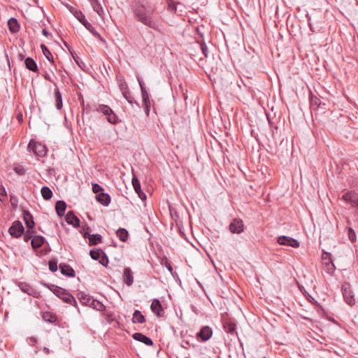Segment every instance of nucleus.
Here are the masks:
<instances>
[{
  "mask_svg": "<svg viewBox=\"0 0 358 358\" xmlns=\"http://www.w3.org/2000/svg\"><path fill=\"white\" fill-rule=\"evenodd\" d=\"M198 43L203 55L205 56V57H208V50L206 44L204 42H198Z\"/></svg>",
  "mask_w": 358,
  "mask_h": 358,
  "instance_id": "obj_48",
  "label": "nucleus"
},
{
  "mask_svg": "<svg viewBox=\"0 0 358 358\" xmlns=\"http://www.w3.org/2000/svg\"><path fill=\"white\" fill-rule=\"evenodd\" d=\"M20 289L24 292L28 294L29 295L31 294V292L33 291V288L27 282H20L18 285Z\"/></svg>",
  "mask_w": 358,
  "mask_h": 358,
  "instance_id": "obj_40",
  "label": "nucleus"
},
{
  "mask_svg": "<svg viewBox=\"0 0 358 358\" xmlns=\"http://www.w3.org/2000/svg\"><path fill=\"white\" fill-rule=\"evenodd\" d=\"M45 242V238L42 236L36 235L32 238V239L31 241V245L33 250L36 252V255L37 256L40 257L43 255L47 254V252H48L47 251L45 252L44 253H42L41 252H38L37 250L39 248H41L44 244Z\"/></svg>",
  "mask_w": 358,
  "mask_h": 358,
  "instance_id": "obj_11",
  "label": "nucleus"
},
{
  "mask_svg": "<svg viewBox=\"0 0 358 358\" xmlns=\"http://www.w3.org/2000/svg\"><path fill=\"white\" fill-rule=\"evenodd\" d=\"M89 306L92 307L97 310H103L105 308L104 305L101 302L94 299H92V301L90 302Z\"/></svg>",
  "mask_w": 358,
  "mask_h": 358,
  "instance_id": "obj_41",
  "label": "nucleus"
},
{
  "mask_svg": "<svg viewBox=\"0 0 358 358\" xmlns=\"http://www.w3.org/2000/svg\"><path fill=\"white\" fill-rule=\"evenodd\" d=\"M41 48L42 50V52L44 55V56L46 57V59L52 64H54V58H53V56L51 53V52L50 51V50L48 49V48L44 44H42L41 45Z\"/></svg>",
  "mask_w": 358,
  "mask_h": 358,
  "instance_id": "obj_34",
  "label": "nucleus"
},
{
  "mask_svg": "<svg viewBox=\"0 0 358 358\" xmlns=\"http://www.w3.org/2000/svg\"><path fill=\"white\" fill-rule=\"evenodd\" d=\"M41 193L43 199L46 201L50 200L53 196L52 191L47 186H43L41 188Z\"/></svg>",
  "mask_w": 358,
  "mask_h": 358,
  "instance_id": "obj_32",
  "label": "nucleus"
},
{
  "mask_svg": "<svg viewBox=\"0 0 358 358\" xmlns=\"http://www.w3.org/2000/svg\"><path fill=\"white\" fill-rule=\"evenodd\" d=\"M131 184L136 193L142 192L140 181L134 174H133Z\"/></svg>",
  "mask_w": 358,
  "mask_h": 358,
  "instance_id": "obj_39",
  "label": "nucleus"
},
{
  "mask_svg": "<svg viewBox=\"0 0 358 358\" xmlns=\"http://www.w3.org/2000/svg\"><path fill=\"white\" fill-rule=\"evenodd\" d=\"M27 149L29 152L33 153L38 157H43L46 155L48 149L46 146L39 142H37L31 139L27 146Z\"/></svg>",
  "mask_w": 358,
  "mask_h": 358,
  "instance_id": "obj_5",
  "label": "nucleus"
},
{
  "mask_svg": "<svg viewBox=\"0 0 358 358\" xmlns=\"http://www.w3.org/2000/svg\"><path fill=\"white\" fill-rule=\"evenodd\" d=\"M325 103L322 102L317 96L311 94L310 97V106L312 110H317L319 108L325 109Z\"/></svg>",
  "mask_w": 358,
  "mask_h": 358,
  "instance_id": "obj_17",
  "label": "nucleus"
},
{
  "mask_svg": "<svg viewBox=\"0 0 358 358\" xmlns=\"http://www.w3.org/2000/svg\"><path fill=\"white\" fill-rule=\"evenodd\" d=\"M25 67L30 71L38 73V68L36 62L31 57H27L24 59Z\"/></svg>",
  "mask_w": 358,
  "mask_h": 358,
  "instance_id": "obj_21",
  "label": "nucleus"
},
{
  "mask_svg": "<svg viewBox=\"0 0 358 358\" xmlns=\"http://www.w3.org/2000/svg\"><path fill=\"white\" fill-rule=\"evenodd\" d=\"M123 281L127 286L132 285L134 282L133 273L129 267H127L124 269Z\"/></svg>",
  "mask_w": 358,
  "mask_h": 358,
  "instance_id": "obj_20",
  "label": "nucleus"
},
{
  "mask_svg": "<svg viewBox=\"0 0 358 358\" xmlns=\"http://www.w3.org/2000/svg\"><path fill=\"white\" fill-rule=\"evenodd\" d=\"M132 322L133 323L143 324L145 322V318L140 310H136L133 314Z\"/></svg>",
  "mask_w": 358,
  "mask_h": 358,
  "instance_id": "obj_29",
  "label": "nucleus"
},
{
  "mask_svg": "<svg viewBox=\"0 0 358 358\" xmlns=\"http://www.w3.org/2000/svg\"><path fill=\"white\" fill-rule=\"evenodd\" d=\"M132 338L134 340L141 342L148 346L153 345V341H152V339L148 337L147 336L143 334L142 333H138V332L134 333L132 335Z\"/></svg>",
  "mask_w": 358,
  "mask_h": 358,
  "instance_id": "obj_16",
  "label": "nucleus"
},
{
  "mask_svg": "<svg viewBox=\"0 0 358 358\" xmlns=\"http://www.w3.org/2000/svg\"><path fill=\"white\" fill-rule=\"evenodd\" d=\"M69 10L74 17L89 31L92 35L99 39H101V35L96 31L92 25L85 19V15L76 8L68 6Z\"/></svg>",
  "mask_w": 358,
  "mask_h": 358,
  "instance_id": "obj_3",
  "label": "nucleus"
},
{
  "mask_svg": "<svg viewBox=\"0 0 358 358\" xmlns=\"http://www.w3.org/2000/svg\"><path fill=\"white\" fill-rule=\"evenodd\" d=\"M348 237L352 242H354L356 239L355 232L352 228L348 229Z\"/></svg>",
  "mask_w": 358,
  "mask_h": 358,
  "instance_id": "obj_51",
  "label": "nucleus"
},
{
  "mask_svg": "<svg viewBox=\"0 0 358 358\" xmlns=\"http://www.w3.org/2000/svg\"><path fill=\"white\" fill-rule=\"evenodd\" d=\"M88 110L92 111H97L103 113L107 117V120L112 124H117L120 122L117 115L113 111V110L107 105L104 104H94L92 106L87 105L84 108V110L87 111Z\"/></svg>",
  "mask_w": 358,
  "mask_h": 358,
  "instance_id": "obj_2",
  "label": "nucleus"
},
{
  "mask_svg": "<svg viewBox=\"0 0 358 358\" xmlns=\"http://www.w3.org/2000/svg\"><path fill=\"white\" fill-rule=\"evenodd\" d=\"M308 24H309V27H310V30H311L312 31L315 32V31L314 30V29H313V26H312V24H311V22H310V21L308 22Z\"/></svg>",
  "mask_w": 358,
  "mask_h": 358,
  "instance_id": "obj_61",
  "label": "nucleus"
},
{
  "mask_svg": "<svg viewBox=\"0 0 358 358\" xmlns=\"http://www.w3.org/2000/svg\"><path fill=\"white\" fill-rule=\"evenodd\" d=\"M7 194L5 188L1 186L0 188V199H1L2 197H6Z\"/></svg>",
  "mask_w": 358,
  "mask_h": 358,
  "instance_id": "obj_54",
  "label": "nucleus"
},
{
  "mask_svg": "<svg viewBox=\"0 0 358 358\" xmlns=\"http://www.w3.org/2000/svg\"><path fill=\"white\" fill-rule=\"evenodd\" d=\"M89 239V245H96L102 242V236L99 234H92Z\"/></svg>",
  "mask_w": 358,
  "mask_h": 358,
  "instance_id": "obj_33",
  "label": "nucleus"
},
{
  "mask_svg": "<svg viewBox=\"0 0 358 358\" xmlns=\"http://www.w3.org/2000/svg\"><path fill=\"white\" fill-rule=\"evenodd\" d=\"M28 343L30 345L35 346L37 343V339L34 337H30L28 339Z\"/></svg>",
  "mask_w": 358,
  "mask_h": 358,
  "instance_id": "obj_53",
  "label": "nucleus"
},
{
  "mask_svg": "<svg viewBox=\"0 0 358 358\" xmlns=\"http://www.w3.org/2000/svg\"><path fill=\"white\" fill-rule=\"evenodd\" d=\"M96 200L104 206H108L111 201L110 196L108 194L101 192L96 195Z\"/></svg>",
  "mask_w": 358,
  "mask_h": 358,
  "instance_id": "obj_22",
  "label": "nucleus"
},
{
  "mask_svg": "<svg viewBox=\"0 0 358 358\" xmlns=\"http://www.w3.org/2000/svg\"><path fill=\"white\" fill-rule=\"evenodd\" d=\"M7 24H8V29L11 33L15 34L19 31L20 24L15 17H10L8 20Z\"/></svg>",
  "mask_w": 358,
  "mask_h": 358,
  "instance_id": "obj_23",
  "label": "nucleus"
},
{
  "mask_svg": "<svg viewBox=\"0 0 358 358\" xmlns=\"http://www.w3.org/2000/svg\"><path fill=\"white\" fill-rule=\"evenodd\" d=\"M48 267L50 271L55 272L57 271V260L56 259H51L48 262Z\"/></svg>",
  "mask_w": 358,
  "mask_h": 358,
  "instance_id": "obj_44",
  "label": "nucleus"
},
{
  "mask_svg": "<svg viewBox=\"0 0 358 358\" xmlns=\"http://www.w3.org/2000/svg\"><path fill=\"white\" fill-rule=\"evenodd\" d=\"M36 231L34 229H27V231L24 234L23 239L24 241L28 242L29 240L31 241L32 238L34 236V234H35Z\"/></svg>",
  "mask_w": 358,
  "mask_h": 358,
  "instance_id": "obj_43",
  "label": "nucleus"
},
{
  "mask_svg": "<svg viewBox=\"0 0 358 358\" xmlns=\"http://www.w3.org/2000/svg\"><path fill=\"white\" fill-rule=\"evenodd\" d=\"M62 300L66 303L71 304V305L73 306L74 307L78 308V303H77L76 299L69 292H67L64 294V296H63L62 298Z\"/></svg>",
  "mask_w": 358,
  "mask_h": 358,
  "instance_id": "obj_30",
  "label": "nucleus"
},
{
  "mask_svg": "<svg viewBox=\"0 0 358 358\" xmlns=\"http://www.w3.org/2000/svg\"><path fill=\"white\" fill-rule=\"evenodd\" d=\"M23 220L24 223L29 229H34L35 227V222L34 217L29 210H24L23 212Z\"/></svg>",
  "mask_w": 358,
  "mask_h": 358,
  "instance_id": "obj_18",
  "label": "nucleus"
},
{
  "mask_svg": "<svg viewBox=\"0 0 358 358\" xmlns=\"http://www.w3.org/2000/svg\"><path fill=\"white\" fill-rule=\"evenodd\" d=\"M138 197L142 200V201H145L146 200V194L142 191L141 192H138L137 193Z\"/></svg>",
  "mask_w": 358,
  "mask_h": 358,
  "instance_id": "obj_56",
  "label": "nucleus"
},
{
  "mask_svg": "<svg viewBox=\"0 0 358 358\" xmlns=\"http://www.w3.org/2000/svg\"><path fill=\"white\" fill-rule=\"evenodd\" d=\"M18 57H19V59H20V60H23V59L24 60V59H25V58H24V55L23 54H21V53H20V54H19V56H18Z\"/></svg>",
  "mask_w": 358,
  "mask_h": 358,
  "instance_id": "obj_60",
  "label": "nucleus"
},
{
  "mask_svg": "<svg viewBox=\"0 0 358 358\" xmlns=\"http://www.w3.org/2000/svg\"><path fill=\"white\" fill-rule=\"evenodd\" d=\"M43 319L44 321L50 324H54L57 321V316L50 312H45L43 314Z\"/></svg>",
  "mask_w": 358,
  "mask_h": 358,
  "instance_id": "obj_35",
  "label": "nucleus"
},
{
  "mask_svg": "<svg viewBox=\"0 0 358 358\" xmlns=\"http://www.w3.org/2000/svg\"><path fill=\"white\" fill-rule=\"evenodd\" d=\"M43 351L46 354V355H48L50 353V350L49 348H46V347H44L43 348Z\"/></svg>",
  "mask_w": 358,
  "mask_h": 358,
  "instance_id": "obj_59",
  "label": "nucleus"
},
{
  "mask_svg": "<svg viewBox=\"0 0 358 358\" xmlns=\"http://www.w3.org/2000/svg\"><path fill=\"white\" fill-rule=\"evenodd\" d=\"M59 268H60V271H61L62 274L64 275L73 278L76 275L75 271L73 269V268L70 265H69L67 264H64V263L60 264Z\"/></svg>",
  "mask_w": 358,
  "mask_h": 358,
  "instance_id": "obj_19",
  "label": "nucleus"
},
{
  "mask_svg": "<svg viewBox=\"0 0 358 358\" xmlns=\"http://www.w3.org/2000/svg\"><path fill=\"white\" fill-rule=\"evenodd\" d=\"M343 199L347 202L358 206V195L354 192H347L344 194Z\"/></svg>",
  "mask_w": 358,
  "mask_h": 358,
  "instance_id": "obj_25",
  "label": "nucleus"
},
{
  "mask_svg": "<svg viewBox=\"0 0 358 358\" xmlns=\"http://www.w3.org/2000/svg\"><path fill=\"white\" fill-rule=\"evenodd\" d=\"M177 3L173 1H169L167 6V10L172 13H176L177 12Z\"/></svg>",
  "mask_w": 358,
  "mask_h": 358,
  "instance_id": "obj_45",
  "label": "nucleus"
},
{
  "mask_svg": "<svg viewBox=\"0 0 358 358\" xmlns=\"http://www.w3.org/2000/svg\"><path fill=\"white\" fill-rule=\"evenodd\" d=\"M155 8L146 1H138L132 8L134 19L143 25L160 31V24L155 17Z\"/></svg>",
  "mask_w": 358,
  "mask_h": 358,
  "instance_id": "obj_1",
  "label": "nucleus"
},
{
  "mask_svg": "<svg viewBox=\"0 0 358 358\" xmlns=\"http://www.w3.org/2000/svg\"><path fill=\"white\" fill-rule=\"evenodd\" d=\"M92 191L96 194V195H97L98 194H101V192H103V188L97 183H93Z\"/></svg>",
  "mask_w": 358,
  "mask_h": 358,
  "instance_id": "obj_50",
  "label": "nucleus"
},
{
  "mask_svg": "<svg viewBox=\"0 0 358 358\" xmlns=\"http://www.w3.org/2000/svg\"><path fill=\"white\" fill-rule=\"evenodd\" d=\"M277 243L281 245H287L294 248H297L300 246V243L295 238L287 236H280L277 239Z\"/></svg>",
  "mask_w": 358,
  "mask_h": 358,
  "instance_id": "obj_12",
  "label": "nucleus"
},
{
  "mask_svg": "<svg viewBox=\"0 0 358 358\" xmlns=\"http://www.w3.org/2000/svg\"><path fill=\"white\" fill-rule=\"evenodd\" d=\"M229 229L232 234H239L243 232L245 225L243 221L240 218H234L229 225Z\"/></svg>",
  "mask_w": 358,
  "mask_h": 358,
  "instance_id": "obj_10",
  "label": "nucleus"
},
{
  "mask_svg": "<svg viewBox=\"0 0 358 358\" xmlns=\"http://www.w3.org/2000/svg\"><path fill=\"white\" fill-rule=\"evenodd\" d=\"M55 98L56 108L58 110H60L62 108V98L59 90L57 87L55 89Z\"/></svg>",
  "mask_w": 358,
  "mask_h": 358,
  "instance_id": "obj_36",
  "label": "nucleus"
},
{
  "mask_svg": "<svg viewBox=\"0 0 358 358\" xmlns=\"http://www.w3.org/2000/svg\"><path fill=\"white\" fill-rule=\"evenodd\" d=\"M10 200L11 201L13 200V201H15V199H13V198H10Z\"/></svg>",
  "mask_w": 358,
  "mask_h": 358,
  "instance_id": "obj_62",
  "label": "nucleus"
},
{
  "mask_svg": "<svg viewBox=\"0 0 358 358\" xmlns=\"http://www.w3.org/2000/svg\"><path fill=\"white\" fill-rule=\"evenodd\" d=\"M66 208V203L64 201H57L55 203V210L57 212V215L59 217H62L64 215L65 210Z\"/></svg>",
  "mask_w": 358,
  "mask_h": 358,
  "instance_id": "obj_24",
  "label": "nucleus"
},
{
  "mask_svg": "<svg viewBox=\"0 0 358 358\" xmlns=\"http://www.w3.org/2000/svg\"><path fill=\"white\" fill-rule=\"evenodd\" d=\"M151 310L157 316L162 317L164 314V311L160 301L157 299L152 300L151 306Z\"/></svg>",
  "mask_w": 358,
  "mask_h": 358,
  "instance_id": "obj_14",
  "label": "nucleus"
},
{
  "mask_svg": "<svg viewBox=\"0 0 358 358\" xmlns=\"http://www.w3.org/2000/svg\"><path fill=\"white\" fill-rule=\"evenodd\" d=\"M65 220L69 224L72 225L75 228H78L80 227V220L75 215L73 210H69L66 213Z\"/></svg>",
  "mask_w": 358,
  "mask_h": 358,
  "instance_id": "obj_15",
  "label": "nucleus"
},
{
  "mask_svg": "<svg viewBox=\"0 0 358 358\" xmlns=\"http://www.w3.org/2000/svg\"><path fill=\"white\" fill-rule=\"evenodd\" d=\"M64 45H65V46L69 49V52H70V53H71V56H72L73 57V56L77 55L75 53V52H74V51H73V50L71 49V47H70V46H69V45L66 42L64 43Z\"/></svg>",
  "mask_w": 358,
  "mask_h": 358,
  "instance_id": "obj_57",
  "label": "nucleus"
},
{
  "mask_svg": "<svg viewBox=\"0 0 358 358\" xmlns=\"http://www.w3.org/2000/svg\"><path fill=\"white\" fill-rule=\"evenodd\" d=\"M322 259L325 271L332 275L335 271L336 266L332 261L331 253L324 251L322 252Z\"/></svg>",
  "mask_w": 358,
  "mask_h": 358,
  "instance_id": "obj_7",
  "label": "nucleus"
},
{
  "mask_svg": "<svg viewBox=\"0 0 358 358\" xmlns=\"http://www.w3.org/2000/svg\"><path fill=\"white\" fill-rule=\"evenodd\" d=\"M341 290L345 301L350 306L355 305V299L352 294L350 284L345 282L342 285Z\"/></svg>",
  "mask_w": 358,
  "mask_h": 358,
  "instance_id": "obj_6",
  "label": "nucleus"
},
{
  "mask_svg": "<svg viewBox=\"0 0 358 358\" xmlns=\"http://www.w3.org/2000/svg\"><path fill=\"white\" fill-rule=\"evenodd\" d=\"M213 336V329L209 326H203L196 333V338L199 342H206Z\"/></svg>",
  "mask_w": 358,
  "mask_h": 358,
  "instance_id": "obj_8",
  "label": "nucleus"
},
{
  "mask_svg": "<svg viewBox=\"0 0 358 358\" xmlns=\"http://www.w3.org/2000/svg\"><path fill=\"white\" fill-rule=\"evenodd\" d=\"M77 298L79 299L82 304L85 306H89L90 302L92 301V298L90 296L85 294L83 292H79L77 294Z\"/></svg>",
  "mask_w": 358,
  "mask_h": 358,
  "instance_id": "obj_26",
  "label": "nucleus"
},
{
  "mask_svg": "<svg viewBox=\"0 0 358 358\" xmlns=\"http://www.w3.org/2000/svg\"><path fill=\"white\" fill-rule=\"evenodd\" d=\"M104 252L101 249H92L90 251V255L94 260H99Z\"/></svg>",
  "mask_w": 358,
  "mask_h": 358,
  "instance_id": "obj_37",
  "label": "nucleus"
},
{
  "mask_svg": "<svg viewBox=\"0 0 358 358\" xmlns=\"http://www.w3.org/2000/svg\"><path fill=\"white\" fill-rule=\"evenodd\" d=\"M93 8H94V10L98 13V15H101L100 11H102V8L99 3H96V5H94Z\"/></svg>",
  "mask_w": 358,
  "mask_h": 358,
  "instance_id": "obj_52",
  "label": "nucleus"
},
{
  "mask_svg": "<svg viewBox=\"0 0 358 358\" xmlns=\"http://www.w3.org/2000/svg\"><path fill=\"white\" fill-rule=\"evenodd\" d=\"M165 266L168 269V271L173 275V269L171 264L168 262H166Z\"/></svg>",
  "mask_w": 358,
  "mask_h": 358,
  "instance_id": "obj_55",
  "label": "nucleus"
},
{
  "mask_svg": "<svg viewBox=\"0 0 358 358\" xmlns=\"http://www.w3.org/2000/svg\"><path fill=\"white\" fill-rule=\"evenodd\" d=\"M137 80H138V84L141 87L142 102H143V105L144 106L145 113L147 116H149L150 106H151V101L150 99V94H148V91L146 90L145 83H143V80L141 78H139L138 76H137Z\"/></svg>",
  "mask_w": 358,
  "mask_h": 358,
  "instance_id": "obj_4",
  "label": "nucleus"
},
{
  "mask_svg": "<svg viewBox=\"0 0 358 358\" xmlns=\"http://www.w3.org/2000/svg\"><path fill=\"white\" fill-rule=\"evenodd\" d=\"M117 80L118 82L119 89L121 91L122 94H123V93L127 94V91L129 90V87H128L125 80L124 79L123 76H117Z\"/></svg>",
  "mask_w": 358,
  "mask_h": 358,
  "instance_id": "obj_28",
  "label": "nucleus"
},
{
  "mask_svg": "<svg viewBox=\"0 0 358 358\" xmlns=\"http://www.w3.org/2000/svg\"><path fill=\"white\" fill-rule=\"evenodd\" d=\"M99 263L104 267H107L108 264V258L105 252L101 256L99 259Z\"/></svg>",
  "mask_w": 358,
  "mask_h": 358,
  "instance_id": "obj_49",
  "label": "nucleus"
},
{
  "mask_svg": "<svg viewBox=\"0 0 358 358\" xmlns=\"http://www.w3.org/2000/svg\"><path fill=\"white\" fill-rule=\"evenodd\" d=\"M124 98L130 103L132 106L135 104L137 107L140 108V104L137 102L134 98L131 95L129 90L127 91V93L122 94Z\"/></svg>",
  "mask_w": 358,
  "mask_h": 358,
  "instance_id": "obj_38",
  "label": "nucleus"
},
{
  "mask_svg": "<svg viewBox=\"0 0 358 358\" xmlns=\"http://www.w3.org/2000/svg\"><path fill=\"white\" fill-rule=\"evenodd\" d=\"M42 34L43 36H46V37H48L50 35L48 31L46 29H42Z\"/></svg>",
  "mask_w": 358,
  "mask_h": 358,
  "instance_id": "obj_58",
  "label": "nucleus"
},
{
  "mask_svg": "<svg viewBox=\"0 0 358 358\" xmlns=\"http://www.w3.org/2000/svg\"><path fill=\"white\" fill-rule=\"evenodd\" d=\"M91 228L88 225L83 226L80 230L84 238H89L92 234H90Z\"/></svg>",
  "mask_w": 358,
  "mask_h": 358,
  "instance_id": "obj_42",
  "label": "nucleus"
},
{
  "mask_svg": "<svg viewBox=\"0 0 358 358\" xmlns=\"http://www.w3.org/2000/svg\"><path fill=\"white\" fill-rule=\"evenodd\" d=\"M116 236L122 242H126L128 239L129 233L124 228H120L116 231Z\"/></svg>",
  "mask_w": 358,
  "mask_h": 358,
  "instance_id": "obj_31",
  "label": "nucleus"
},
{
  "mask_svg": "<svg viewBox=\"0 0 358 358\" xmlns=\"http://www.w3.org/2000/svg\"><path fill=\"white\" fill-rule=\"evenodd\" d=\"M8 232L11 236L20 238L24 234V228L20 221L16 220L10 227Z\"/></svg>",
  "mask_w": 358,
  "mask_h": 358,
  "instance_id": "obj_9",
  "label": "nucleus"
},
{
  "mask_svg": "<svg viewBox=\"0 0 358 358\" xmlns=\"http://www.w3.org/2000/svg\"><path fill=\"white\" fill-rule=\"evenodd\" d=\"M73 59H74L75 62L77 64V65L82 70H85V69L86 68V65H85V62L78 55L73 56Z\"/></svg>",
  "mask_w": 358,
  "mask_h": 358,
  "instance_id": "obj_47",
  "label": "nucleus"
},
{
  "mask_svg": "<svg viewBox=\"0 0 358 358\" xmlns=\"http://www.w3.org/2000/svg\"><path fill=\"white\" fill-rule=\"evenodd\" d=\"M10 200L11 201L13 200V201H15V199H13V198H10Z\"/></svg>",
  "mask_w": 358,
  "mask_h": 358,
  "instance_id": "obj_63",
  "label": "nucleus"
},
{
  "mask_svg": "<svg viewBox=\"0 0 358 358\" xmlns=\"http://www.w3.org/2000/svg\"><path fill=\"white\" fill-rule=\"evenodd\" d=\"M15 172L19 176H24L26 173L25 169L22 165L17 164L13 168Z\"/></svg>",
  "mask_w": 358,
  "mask_h": 358,
  "instance_id": "obj_46",
  "label": "nucleus"
},
{
  "mask_svg": "<svg viewBox=\"0 0 358 358\" xmlns=\"http://www.w3.org/2000/svg\"><path fill=\"white\" fill-rule=\"evenodd\" d=\"M224 331L228 334H234L236 329V325L231 321H226L223 324Z\"/></svg>",
  "mask_w": 358,
  "mask_h": 358,
  "instance_id": "obj_27",
  "label": "nucleus"
},
{
  "mask_svg": "<svg viewBox=\"0 0 358 358\" xmlns=\"http://www.w3.org/2000/svg\"><path fill=\"white\" fill-rule=\"evenodd\" d=\"M43 285L48 288L55 295L62 299L64 294L67 292L65 289L57 286L53 284L43 283Z\"/></svg>",
  "mask_w": 358,
  "mask_h": 358,
  "instance_id": "obj_13",
  "label": "nucleus"
}]
</instances>
